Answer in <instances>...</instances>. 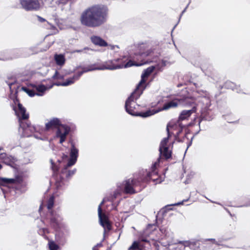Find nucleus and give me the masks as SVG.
Instances as JSON below:
<instances>
[{
    "label": "nucleus",
    "instance_id": "obj_47",
    "mask_svg": "<svg viewBox=\"0 0 250 250\" xmlns=\"http://www.w3.org/2000/svg\"><path fill=\"white\" fill-rule=\"evenodd\" d=\"M30 97H33L35 95H32V94H31V95H29Z\"/></svg>",
    "mask_w": 250,
    "mask_h": 250
},
{
    "label": "nucleus",
    "instance_id": "obj_24",
    "mask_svg": "<svg viewBox=\"0 0 250 250\" xmlns=\"http://www.w3.org/2000/svg\"><path fill=\"white\" fill-rule=\"evenodd\" d=\"M70 167H67V164L64 166L63 169L62 171V174L65 176L66 178H69L74 175L76 172V169L72 170H68L67 169Z\"/></svg>",
    "mask_w": 250,
    "mask_h": 250
},
{
    "label": "nucleus",
    "instance_id": "obj_52",
    "mask_svg": "<svg viewBox=\"0 0 250 250\" xmlns=\"http://www.w3.org/2000/svg\"><path fill=\"white\" fill-rule=\"evenodd\" d=\"M3 155H5V154H1V155H1V156H2Z\"/></svg>",
    "mask_w": 250,
    "mask_h": 250
},
{
    "label": "nucleus",
    "instance_id": "obj_26",
    "mask_svg": "<svg viewBox=\"0 0 250 250\" xmlns=\"http://www.w3.org/2000/svg\"><path fill=\"white\" fill-rule=\"evenodd\" d=\"M48 247L49 250H58L60 248L59 245L52 240H49Z\"/></svg>",
    "mask_w": 250,
    "mask_h": 250
},
{
    "label": "nucleus",
    "instance_id": "obj_27",
    "mask_svg": "<svg viewBox=\"0 0 250 250\" xmlns=\"http://www.w3.org/2000/svg\"><path fill=\"white\" fill-rule=\"evenodd\" d=\"M55 239L57 242L60 244L62 243V244H63L65 242V240L63 238L62 235H61L59 232L56 234Z\"/></svg>",
    "mask_w": 250,
    "mask_h": 250
},
{
    "label": "nucleus",
    "instance_id": "obj_31",
    "mask_svg": "<svg viewBox=\"0 0 250 250\" xmlns=\"http://www.w3.org/2000/svg\"><path fill=\"white\" fill-rule=\"evenodd\" d=\"M157 165V163H155L152 167V171L151 172H149L147 173V176L148 177L150 178H151L152 179V176L155 173V172H154V168L155 167H156V166Z\"/></svg>",
    "mask_w": 250,
    "mask_h": 250
},
{
    "label": "nucleus",
    "instance_id": "obj_1",
    "mask_svg": "<svg viewBox=\"0 0 250 250\" xmlns=\"http://www.w3.org/2000/svg\"><path fill=\"white\" fill-rule=\"evenodd\" d=\"M83 70L74 74L73 76L66 79L63 82H56L50 85H44L37 82H31L28 80L25 81V85H20L14 81L11 83H7L10 89V94H18L20 92H24L26 94H38L41 92L42 94L47 90L51 89L53 85L66 86L74 83L78 80L81 76L84 73L89 71L87 67H82Z\"/></svg>",
    "mask_w": 250,
    "mask_h": 250
},
{
    "label": "nucleus",
    "instance_id": "obj_6",
    "mask_svg": "<svg viewBox=\"0 0 250 250\" xmlns=\"http://www.w3.org/2000/svg\"><path fill=\"white\" fill-rule=\"evenodd\" d=\"M155 70L157 72L161 71L162 69L159 65H152L145 69L142 75L141 80L137 85L135 89L130 94H143L146 87V78H147Z\"/></svg>",
    "mask_w": 250,
    "mask_h": 250
},
{
    "label": "nucleus",
    "instance_id": "obj_29",
    "mask_svg": "<svg viewBox=\"0 0 250 250\" xmlns=\"http://www.w3.org/2000/svg\"><path fill=\"white\" fill-rule=\"evenodd\" d=\"M64 75L61 74L58 70L55 71L54 75L52 76L53 79L59 80H62L64 79Z\"/></svg>",
    "mask_w": 250,
    "mask_h": 250
},
{
    "label": "nucleus",
    "instance_id": "obj_12",
    "mask_svg": "<svg viewBox=\"0 0 250 250\" xmlns=\"http://www.w3.org/2000/svg\"><path fill=\"white\" fill-rule=\"evenodd\" d=\"M106 201L104 198L98 207V216L101 225L104 228V232L106 230L109 231L111 229V225L108 220L107 216L104 213H102V205Z\"/></svg>",
    "mask_w": 250,
    "mask_h": 250
},
{
    "label": "nucleus",
    "instance_id": "obj_44",
    "mask_svg": "<svg viewBox=\"0 0 250 250\" xmlns=\"http://www.w3.org/2000/svg\"><path fill=\"white\" fill-rule=\"evenodd\" d=\"M42 206L43 205H41L40 207V209H39V210L40 211L42 208Z\"/></svg>",
    "mask_w": 250,
    "mask_h": 250
},
{
    "label": "nucleus",
    "instance_id": "obj_8",
    "mask_svg": "<svg viewBox=\"0 0 250 250\" xmlns=\"http://www.w3.org/2000/svg\"><path fill=\"white\" fill-rule=\"evenodd\" d=\"M135 181L131 179L125 181L123 184H118L117 189L114 192L112 199H115L123 191L127 193H135L133 187L135 186Z\"/></svg>",
    "mask_w": 250,
    "mask_h": 250
},
{
    "label": "nucleus",
    "instance_id": "obj_38",
    "mask_svg": "<svg viewBox=\"0 0 250 250\" xmlns=\"http://www.w3.org/2000/svg\"><path fill=\"white\" fill-rule=\"evenodd\" d=\"M188 5L187 6V7H186L184 10H183V11L182 12V13H181V15H180V17L182 16V15H183V13L186 11V9H187V7H188Z\"/></svg>",
    "mask_w": 250,
    "mask_h": 250
},
{
    "label": "nucleus",
    "instance_id": "obj_21",
    "mask_svg": "<svg viewBox=\"0 0 250 250\" xmlns=\"http://www.w3.org/2000/svg\"><path fill=\"white\" fill-rule=\"evenodd\" d=\"M196 111V106H194L191 110H183L179 117V121L188 119L191 114L193 112H195Z\"/></svg>",
    "mask_w": 250,
    "mask_h": 250
},
{
    "label": "nucleus",
    "instance_id": "obj_36",
    "mask_svg": "<svg viewBox=\"0 0 250 250\" xmlns=\"http://www.w3.org/2000/svg\"><path fill=\"white\" fill-rule=\"evenodd\" d=\"M12 57H2V58H0V60H2V61H7V60H10V59H12Z\"/></svg>",
    "mask_w": 250,
    "mask_h": 250
},
{
    "label": "nucleus",
    "instance_id": "obj_20",
    "mask_svg": "<svg viewBox=\"0 0 250 250\" xmlns=\"http://www.w3.org/2000/svg\"><path fill=\"white\" fill-rule=\"evenodd\" d=\"M90 41L94 45L100 47H106L108 45L107 42L99 36H91L90 37Z\"/></svg>",
    "mask_w": 250,
    "mask_h": 250
},
{
    "label": "nucleus",
    "instance_id": "obj_33",
    "mask_svg": "<svg viewBox=\"0 0 250 250\" xmlns=\"http://www.w3.org/2000/svg\"><path fill=\"white\" fill-rule=\"evenodd\" d=\"M167 61L166 60H162L161 61V63L158 64L157 65H159L161 67L162 70H163V67L167 65Z\"/></svg>",
    "mask_w": 250,
    "mask_h": 250
},
{
    "label": "nucleus",
    "instance_id": "obj_16",
    "mask_svg": "<svg viewBox=\"0 0 250 250\" xmlns=\"http://www.w3.org/2000/svg\"><path fill=\"white\" fill-rule=\"evenodd\" d=\"M9 184H13L16 186L19 185H25L23 182L22 178L21 176H17L15 178H0V185L7 186Z\"/></svg>",
    "mask_w": 250,
    "mask_h": 250
},
{
    "label": "nucleus",
    "instance_id": "obj_14",
    "mask_svg": "<svg viewBox=\"0 0 250 250\" xmlns=\"http://www.w3.org/2000/svg\"><path fill=\"white\" fill-rule=\"evenodd\" d=\"M22 8L27 11L38 10L40 7L38 0H20Z\"/></svg>",
    "mask_w": 250,
    "mask_h": 250
},
{
    "label": "nucleus",
    "instance_id": "obj_41",
    "mask_svg": "<svg viewBox=\"0 0 250 250\" xmlns=\"http://www.w3.org/2000/svg\"><path fill=\"white\" fill-rule=\"evenodd\" d=\"M183 202H184V201H183L182 202H179V203H177V204H175V205H181V204H183Z\"/></svg>",
    "mask_w": 250,
    "mask_h": 250
},
{
    "label": "nucleus",
    "instance_id": "obj_3",
    "mask_svg": "<svg viewBox=\"0 0 250 250\" xmlns=\"http://www.w3.org/2000/svg\"><path fill=\"white\" fill-rule=\"evenodd\" d=\"M109 8L106 4H94L81 14L80 22L82 25L88 28H95L102 26L107 21Z\"/></svg>",
    "mask_w": 250,
    "mask_h": 250
},
{
    "label": "nucleus",
    "instance_id": "obj_40",
    "mask_svg": "<svg viewBox=\"0 0 250 250\" xmlns=\"http://www.w3.org/2000/svg\"><path fill=\"white\" fill-rule=\"evenodd\" d=\"M34 136L36 138H38V139H42V138L41 137H38L37 136L36 134H33Z\"/></svg>",
    "mask_w": 250,
    "mask_h": 250
},
{
    "label": "nucleus",
    "instance_id": "obj_22",
    "mask_svg": "<svg viewBox=\"0 0 250 250\" xmlns=\"http://www.w3.org/2000/svg\"><path fill=\"white\" fill-rule=\"evenodd\" d=\"M177 245L175 247V250H185L186 247L188 246H191L192 243L188 242L187 241H179L175 243Z\"/></svg>",
    "mask_w": 250,
    "mask_h": 250
},
{
    "label": "nucleus",
    "instance_id": "obj_17",
    "mask_svg": "<svg viewBox=\"0 0 250 250\" xmlns=\"http://www.w3.org/2000/svg\"><path fill=\"white\" fill-rule=\"evenodd\" d=\"M79 155V149L77 148L73 143H71L70 152V158L67 164V167L73 166L77 162Z\"/></svg>",
    "mask_w": 250,
    "mask_h": 250
},
{
    "label": "nucleus",
    "instance_id": "obj_11",
    "mask_svg": "<svg viewBox=\"0 0 250 250\" xmlns=\"http://www.w3.org/2000/svg\"><path fill=\"white\" fill-rule=\"evenodd\" d=\"M208 241H211L213 244H215L218 246L220 245L215 239H211L205 241L202 244H201L200 241L198 240L187 241L188 242L192 243L191 246H188V247H189L192 250H212L213 248H210V245L208 242Z\"/></svg>",
    "mask_w": 250,
    "mask_h": 250
},
{
    "label": "nucleus",
    "instance_id": "obj_51",
    "mask_svg": "<svg viewBox=\"0 0 250 250\" xmlns=\"http://www.w3.org/2000/svg\"><path fill=\"white\" fill-rule=\"evenodd\" d=\"M2 149V147H0V150Z\"/></svg>",
    "mask_w": 250,
    "mask_h": 250
},
{
    "label": "nucleus",
    "instance_id": "obj_32",
    "mask_svg": "<svg viewBox=\"0 0 250 250\" xmlns=\"http://www.w3.org/2000/svg\"><path fill=\"white\" fill-rule=\"evenodd\" d=\"M92 50L91 49L87 47H85L84 48H83V49H76V50H75L73 51V53H81V52H83L84 51H85V50Z\"/></svg>",
    "mask_w": 250,
    "mask_h": 250
},
{
    "label": "nucleus",
    "instance_id": "obj_39",
    "mask_svg": "<svg viewBox=\"0 0 250 250\" xmlns=\"http://www.w3.org/2000/svg\"><path fill=\"white\" fill-rule=\"evenodd\" d=\"M183 94H189V92L186 90H183Z\"/></svg>",
    "mask_w": 250,
    "mask_h": 250
},
{
    "label": "nucleus",
    "instance_id": "obj_53",
    "mask_svg": "<svg viewBox=\"0 0 250 250\" xmlns=\"http://www.w3.org/2000/svg\"><path fill=\"white\" fill-rule=\"evenodd\" d=\"M188 82H189V83H191V82L190 81V80H189Z\"/></svg>",
    "mask_w": 250,
    "mask_h": 250
},
{
    "label": "nucleus",
    "instance_id": "obj_50",
    "mask_svg": "<svg viewBox=\"0 0 250 250\" xmlns=\"http://www.w3.org/2000/svg\"><path fill=\"white\" fill-rule=\"evenodd\" d=\"M178 124L179 125H180V124L179 123V121L178 122Z\"/></svg>",
    "mask_w": 250,
    "mask_h": 250
},
{
    "label": "nucleus",
    "instance_id": "obj_5",
    "mask_svg": "<svg viewBox=\"0 0 250 250\" xmlns=\"http://www.w3.org/2000/svg\"><path fill=\"white\" fill-rule=\"evenodd\" d=\"M57 128L56 137L60 139L59 143L62 144L64 142L68 135L70 128L61 124V121L56 118L50 120L45 124V129L47 130Z\"/></svg>",
    "mask_w": 250,
    "mask_h": 250
},
{
    "label": "nucleus",
    "instance_id": "obj_35",
    "mask_svg": "<svg viewBox=\"0 0 250 250\" xmlns=\"http://www.w3.org/2000/svg\"><path fill=\"white\" fill-rule=\"evenodd\" d=\"M102 246V243L98 244L96 246H95L94 247H93V250H97V249H98L99 247H101Z\"/></svg>",
    "mask_w": 250,
    "mask_h": 250
},
{
    "label": "nucleus",
    "instance_id": "obj_49",
    "mask_svg": "<svg viewBox=\"0 0 250 250\" xmlns=\"http://www.w3.org/2000/svg\"><path fill=\"white\" fill-rule=\"evenodd\" d=\"M2 168V166L0 164V169Z\"/></svg>",
    "mask_w": 250,
    "mask_h": 250
},
{
    "label": "nucleus",
    "instance_id": "obj_15",
    "mask_svg": "<svg viewBox=\"0 0 250 250\" xmlns=\"http://www.w3.org/2000/svg\"><path fill=\"white\" fill-rule=\"evenodd\" d=\"M218 88L220 90L226 89L229 90V92H233L237 93L246 94L242 92L239 85H236L235 83L231 81H227L223 85H219Z\"/></svg>",
    "mask_w": 250,
    "mask_h": 250
},
{
    "label": "nucleus",
    "instance_id": "obj_10",
    "mask_svg": "<svg viewBox=\"0 0 250 250\" xmlns=\"http://www.w3.org/2000/svg\"><path fill=\"white\" fill-rule=\"evenodd\" d=\"M179 98L175 99L171 101L165 103L161 108L148 110L144 113L141 114L144 117H149L163 110H167L171 108L177 107L180 105Z\"/></svg>",
    "mask_w": 250,
    "mask_h": 250
},
{
    "label": "nucleus",
    "instance_id": "obj_48",
    "mask_svg": "<svg viewBox=\"0 0 250 250\" xmlns=\"http://www.w3.org/2000/svg\"><path fill=\"white\" fill-rule=\"evenodd\" d=\"M177 24L175 25V26H174L173 28V30H174V29L175 28V27L176 26Z\"/></svg>",
    "mask_w": 250,
    "mask_h": 250
},
{
    "label": "nucleus",
    "instance_id": "obj_2",
    "mask_svg": "<svg viewBox=\"0 0 250 250\" xmlns=\"http://www.w3.org/2000/svg\"><path fill=\"white\" fill-rule=\"evenodd\" d=\"M152 52L151 48H146V45L144 44L140 45L133 53H129L127 59L128 62L125 64L119 63L120 59L110 60L105 62L100 67H95L96 64H91L88 66L89 71L95 70H115L123 68H127L132 66H139L146 63L143 61L144 59L149 56Z\"/></svg>",
    "mask_w": 250,
    "mask_h": 250
},
{
    "label": "nucleus",
    "instance_id": "obj_42",
    "mask_svg": "<svg viewBox=\"0 0 250 250\" xmlns=\"http://www.w3.org/2000/svg\"><path fill=\"white\" fill-rule=\"evenodd\" d=\"M201 114L203 116H205V115H204V111H203V110H202V111H201Z\"/></svg>",
    "mask_w": 250,
    "mask_h": 250
},
{
    "label": "nucleus",
    "instance_id": "obj_18",
    "mask_svg": "<svg viewBox=\"0 0 250 250\" xmlns=\"http://www.w3.org/2000/svg\"><path fill=\"white\" fill-rule=\"evenodd\" d=\"M51 165H52V169L53 171V177L54 179L56 181L55 185L56 187L59 188H61L62 185H64V182L63 180L62 179V175L58 176V175H55L56 172L58 171V167L53 162L52 160H50Z\"/></svg>",
    "mask_w": 250,
    "mask_h": 250
},
{
    "label": "nucleus",
    "instance_id": "obj_9",
    "mask_svg": "<svg viewBox=\"0 0 250 250\" xmlns=\"http://www.w3.org/2000/svg\"><path fill=\"white\" fill-rule=\"evenodd\" d=\"M139 97V95H130L125 102V110L128 114L131 115L139 116L143 118H146V117H144L141 115L142 114L144 113L145 112L137 113L135 111L136 106L137 105L135 101Z\"/></svg>",
    "mask_w": 250,
    "mask_h": 250
},
{
    "label": "nucleus",
    "instance_id": "obj_7",
    "mask_svg": "<svg viewBox=\"0 0 250 250\" xmlns=\"http://www.w3.org/2000/svg\"><path fill=\"white\" fill-rule=\"evenodd\" d=\"M173 127V125L172 123H170L167 125V131L168 133V137L164 138L161 142L159 151L160 154L161 158H164L165 159H169L171 156V148L167 145L168 137L170 135L169 129Z\"/></svg>",
    "mask_w": 250,
    "mask_h": 250
},
{
    "label": "nucleus",
    "instance_id": "obj_19",
    "mask_svg": "<svg viewBox=\"0 0 250 250\" xmlns=\"http://www.w3.org/2000/svg\"><path fill=\"white\" fill-rule=\"evenodd\" d=\"M180 105H191L196 103V100L189 95H184L183 96L179 98Z\"/></svg>",
    "mask_w": 250,
    "mask_h": 250
},
{
    "label": "nucleus",
    "instance_id": "obj_43",
    "mask_svg": "<svg viewBox=\"0 0 250 250\" xmlns=\"http://www.w3.org/2000/svg\"><path fill=\"white\" fill-rule=\"evenodd\" d=\"M226 92V91H225L224 90H223V91H221L220 92V94H223V93H225Z\"/></svg>",
    "mask_w": 250,
    "mask_h": 250
},
{
    "label": "nucleus",
    "instance_id": "obj_34",
    "mask_svg": "<svg viewBox=\"0 0 250 250\" xmlns=\"http://www.w3.org/2000/svg\"><path fill=\"white\" fill-rule=\"evenodd\" d=\"M35 17L37 18L38 21L40 22H43L44 21H46V20L42 17H41V16H38V15H36Z\"/></svg>",
    "mask_w": 250,
    "mask_h": 250
},
{
    "label": "nucleus",
    "instance_id": "obj_46",
    "mask_svg": "<svg viewBox=\"0 0 250 250\" xmlns=\"http://www.w3.org/2000/svg\"><path fill=\"white\" fill-rule=\"evenodd\" d=\"M64 157H65V158H67V156L66 155H64V156H63V158Z\"/></svg>",
    "mask_w": 250,
    "mask_h": 250
},
{
    "label": "nucleus",
    "instance_id": "obj_4",
    "mask_svg": "<svg viewBox=\"0 0 250 250\" xmlns=\"http://www.w3.org/2000/svg\"><path fill=\"white\" fill-rule=\"evenodd\" d=\"M10 99L13 101V109L19 119V132L24 137L32 136V134L36 131V127L21 121V119L25 120L29 117L28 114L26 113L25 108L20 104L16 95H10Z\"/></svg>",
    "mask_w": 250,
    "mask_h": 250
},
{
    "label": "nucleus",
    "instance_id": "obj_25",
    "mask_svg": "<svg viewBox=\"0 0 250 250\" xmlns=\"http://www.w3.org/2000/svg\"><path fill=\"white\" fill-rule=\"evenodd\" d=\"M142 242H143L142 240L140 242L137 241L134 242L132 245L129 247L128 250H140L144 246V245L142 244Z\"/></svg>",
    "mask_w": 250,
    "mask_h": 250
},
{
    "label": "nucleus",
    "instance_id": "obj_37",
    "mask_svg": "<svg viewBox=\"0 0 250 250\" xmlns=\"http://www.w3.org/2000/svg\"><path fill=\"white\" fill-rule=\"evenodd\" d=\"M152 180L154 182H156V183H161L162 182V180H160L158 179H152Z\"/></svg>",
    "mask_w": 250,
    "mask_h": 250
},
{
    "label": "nucleus",
    "instance_id": "obj_45",
    "mask_svg": "<svg viewBox=\"0 0 250 250\" xmlns=\"http://www.w3.org/2000/svg\"><path fill=\"white\" fill-rule=\"evenodd\" d=\"M183 85V84L182 83H179L178 85H177V86L178 87H180L181 86Z\"/></svg>",
    "mask_w": 250,
    "mask_h": 250
},
{
    "label": "nucleus",
    "instance_id": "obj_23",
    "mask_svg": "<svg viewBox=\"0 0 250 250\" xmlns=\"http://www.w3.org/2000/svg\"><path fill=\"white\" fill-rule=\"evenodd\" d=\"M54 60L56 64L60 66L63 65L65 62L64 56L63 54H55L54 56Z\"/></svg>",
    "mask_w": 250,
    "mask_h": 250
},
{
    "label": "nucleus",
    "instance_id": "obj_28",
    "mask_svg": "<svg viewBox=\"0 0 250 250\" xmlns=\"http://www.w3.org/2000/svg\"><path fill=\"white\" fill-rule=\"evenodd\" d=\"M54 203V197L53 196L50 197L47 203V208L48 210H50L53 207Z\"/></svg>",
    "mask_w": 250,
    "mask_h": 250
},
{
    "label": "nucleus",
    "instance_id": "obj_13",
    "mask_svg": "<svg viewBox=\"0 0 250 250\" xmlns=\"http://www.w3.org/2000/svg\"><path fill=\"white\" fill-rule=\"evenodd\" d=\"M50 216V225L55 229H60L64 227L62 218L59 213L51 211Z\"/></svg>",
    "mask_w": 250,
    "mask_h": 250
},
{
    "label": "nucleus",
    "instance_id": "obj_30",
    "mask_svg": "<svg viewBox=\"0 0 250 250\" xmlns=\"http://www.w3.org/2000/svg\"><path fill=\"white\" fill-rule=\"evenodd\" d=\"M142 241H144L145 243L143 246V247L140 249V250H151L149 249V247H151L150 243L145 239H142Z\"/></svg>",
    "mask_w": 250,
    "mask_h": 250
}]
</instances>
